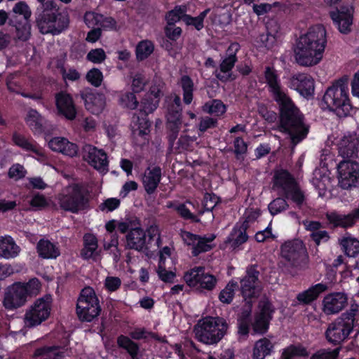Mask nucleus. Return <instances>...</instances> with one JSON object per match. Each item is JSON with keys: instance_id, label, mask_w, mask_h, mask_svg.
<instances>
[{"instance_id": "f257e3e1", "label": "nucleus", "mask_w": 359, "mask_h": 359, "mask_svg": "<svg viewBox=\"0 0 359 359\" xmlns=\"http://www.w3.org/2000/svg\"><path fill=\"white\" fill-rule=\"evenodd\" d=\"M326 43L325 28L322 25L311 27L299 38L294 47L296 62L303 67L316 65L323 58Z\"/></svg>"}, {"instance_id": "f03ea898", "label": "nucleus", "mask_w": 359, "mask_h": 359, "mask_svg": "<svg viewBox=\"0 0 359 359\" xmlns=\"http://www.w3.org/2000/svg\"><path fill=\"white\" fill-rule=\"evenodd\" d=\"M275 101L279 107L280 127L290 135L292 144L296 145L309 132V126L304 123V116L288 95Z\"/></svg>"}, {"instance_id": "7ed1b4c3", "label": "nucleus", "mask_w": 359, "mask_h": 359, "mask_svg": "<svg viewBox=\"0 0 359 359\" xmlns=\"http://www.w3.org/2000/svg\"><path fill=\"white\" fill-rule=\"evenodd\" d=\"M42 6V13L37 18V25L42 34H58L69 25V17L66 13H60L52 1L37 0Z\"/></svg>"}, {"instance_id": "20e7f679", "label": "nucleus", "mask_w": 359, "mask_h": 359, "mask_svg": "<svg viewBox=\"0 0 359 359\" xmlns=\"http://www.w3.org/2000/svg\"><path fill=\"white\" fill-rule=\"evenodd\" d=\"M348 78L342 77L329 87L324 94L323 102L325 107L336 111L339 115H346L351 109L348 97Z\"/></svg>"}, {"instance_id": "39448f33", "label": "nucleus", "mask_w": 359, "mask_h": 359, "mask_svg": "<svg viewBox=\"0 0 359 359\" xmlns=\"http://www.w3.org/2000/svg\"><path fill=\"white\" fill-rule=\"evenodd\" d=\"M228 324L219 317H206L194 326L196 338L206 344L219 342L226 333Z\"/></svg>"}, {"instance_id": "423d86ee", "label": "nucleus", "mask_w": 359, "mask_h": 359, "mask_svg": "<svg viewBox=\"0 0 359 359\" xmlns=\"http://www.w3.org/2000/svg\"><path fill=\"white\" fill-rule=\"evenodd\" d=\"M308 262V253L304 243L299 239L285 242L280 246V264L292 269H303Z\"/></svg>"}, {"instance_id": "0eeeda50", "label": "nucleus", "mask_w": 359, "mask_h": 359, "mask_svg": "<svg viewBox=\"0 0 359 359\" xmlns=\"http://www.w3.org/2000/svg\"><path fill=\"white\" fill-rule=\"evenodd\" d=\"M166 131L169 145L173 147L175 142L178 137L182 124V114L181 99L178 95L166 97Z\"/></svg>"}, {"instance_id": "6e6552de", "label": "nucleus", "mask_w": 359, "mask_h": 359, "mask_svg": "<svg viewBox=\"0 0 359 359\" xmlns=\"http://www.w3.org/2000/svg\"><path fill=\"white\" fill-rule=\"evenodd\" d=\"M273 182V188L281 189L286 198H290L299 207L303 204L305 200L304 192L294 177L287 170H276Z\"/></svg>"}, {"instance_id": "1a4fd4ad", "label": "nucleus", "mask_w": 359, "mask_h": 359, "mask_svg": "<svg viewBox=\"0 0 359 359\" xmlns=\"http://www.w3.org/2000/svg\"><path fill=\"white\" fill-rule=\"evenodd\" d=\"M60 207L72 213L83 210L87 204L86 192L82 186L74 184L62 189L57 196Z\"/></svg>"}, {"instance_id": "9d476101", "label": "nucleus", "mask_w": 359, "mask_h": 359, "mask_svg": "<svg viewBox=\"0 0 359 359\" xmlns=\"http://www.w3.org/2000/svg\"><path fill=\"white\" fill-rule=\"evenodd\" d=\"M52 312V298L46 295L36 299L25 310L23 316L25 326L35 327L46 321Z\"/></svg>"}, {"instance_id": "9b49d317", "label": "nucleus", "mask_w": 359, "mask_h": 359, "mask_svg": "<svg viewBox=\"0 0 359 359\" xmlns=\"http://www.w3.org/2000/svg\"><path fill=\"white\" fill-rule=\"evenodd\" d=\"M101 311L98 298L90 287L83 288L78 298L76 314L81 321L90 322L97 318Z\"/></svg>"}, {"instance_id": "f8f14e48", "label": "nucleus", "mask_w": 359, "mask_h": 359, "mask_svg": "<svg viewBox=\"0 0 359 359\" xmlns=\"http://www.w3.org/2000/svg\"><path fill=\"white\" fill-rule=\"evenodd\" d=\"M339 186L351 189L359 184V163L357 161L342 160L337 164Z\"/></svg>"}, {"instance_id": "ddd939ff", "label": "nucleus", "mask_w": 359, "mask_h": 359, "mask_svg": "<svg viewBox=\"0 0 359 359\" xmlns=\"http://www.w3.org/2000/svg\"><path fill=\"white\" fill-rule=\"evenodd\" d=\"M259 272L255 265L247 268L246 275L241 280V292L245 300L259 297L261 287L259 285Z\"/></svg>"}, {"instance_id": "4468645a", "label": "nucleus", "mask_w": 359, "mask_h": 359, "mask_svg": "<svg viewBox=\"0 0 359 359\" xmlns=\"http://www.w3.org/2000/svg\"><path fill=\"white\" fill-rule=\"evenodd\" d=\"M184 279L190 287H201L208 290H212L217 282L215 277L205 273V269L202 266L196 267L187 272Z\"/></svg>"}, {"instance_id": "2eb2a0df", "label": "nucleus", "mask_w": 359, "mask_h": 359, "mask_svg": "<svg viewBox=\"0 0 359 359\" xmlns=\"http://www.w3.org/2000/svg\"><path fill=\"white\" fill-rule=\"evenodd\" d=\"M83 158L88 163L102 174L109 171V161L106 152L97 147L88 144L83 148Z\"/></svg>"}, {"instance_id": "dca6fc26", "label": "nucleus", "mask_w": 359, "mask_h": 359, "mask_svg": "<svg viewBox=\"0 0 359 359\" xmlns=\"http://www.w3.org/2000/svg\"><path fill=\"white\" fill-rule=\"evenodd\" d=\"M338 153L343 160L359 159V134L349 133L345 135L338 144Z\"/></svg>"}, {"instance_id": "f3484780", "label": "nucleus", "mask_w": 359, "mask_h": 359, "mask_svg": "<svg viewBox=\"0 0 359 359\" xmlns=\"http://www.w3.org/2000/svg\"><path fill=\"white\" fill-rule=\"evenodd\" d=\"M26 302L25 289L21 286V283H17L7 288L3 304L6 309L12 310L23 306Z\"/></svg>"}, {"instance_id": "a211bd4d", "label": "nucleus", "mask_w": 359, "mask_h": 359, "mask_svg": "<svg viewBox=\"0 0 359 359\" xmlns=\"http://www.w3.org/2000/svg\"><path fill=\"white\" fill-rule=\"evenodd\" d=\"M351 332L349 325L346 327L341 320H335L328 325L325 331V337L330 343L339 345L348 337Z\"/></svg>"}, {"instance_id": "6ab92c4d", "label": "nucleus", "mask_w": 359, "mask_h": 359, "mask_svg": "<svg viewBox=\"0 0 359 359\" xmlns=\"http://www.w3.org/2000/svg\"><path fill=\"white\" fill-rule=\"evenodd\" d=\"M347 299V297L344 293H330L323 299V311L327 315L337 313L346 306Z\"/></svg>"}, {"instance_id": "aec40b11", "label": "nucleus", "mask_w": 359, "mask_h": 359, "mask_svg": "<svg viewBox=\"0 0 359 359\" xmlns=\"http://www.w3.org/2000/svg\"><path fill=\"white\" fill-rule=\"evenodd\" d=\"M290 84L291 88L305 97L311 96L314 93V80L309 74L299 73L293 75L290 79Z\"/></svg>"}, {"instance_id": "412c9836", "label": "nucleus", "mask_w": 359, "mask_h": 359, "mask_svg": "<svg viewBox=\"0 0 359 359\" xmlns=\"http://www.w3.org/2000/svg\"><path fill=\"white\" fill-rule=\"evenodd\" d=\"M352 12L353 8L348 6H343L340 9L330 12V17L341 33L347 34L351 31Z\"/></svg>"}, {"instance_id": "4be33fe9", "label": "nucleus", "mask_w": 359, "mask_h": 359, "mask_svg": "<svg viewBox=\"0 0 359 359\" xmlns=\"http://www.w3.org/2000/svg\"><path fill=\"white\" fill-rule=\"evenodd\" d=\"M55 104L58 114L67 119L73 120L76 115V107L70 95L60 93L55 96Z\"/></svg>"}, {"instance_id": "5701e85b", "label": "nucleus", "mask_w": 359, "mask_h": 359, "mask_svg": "<svg viewBox=\"0 0 359 359\" xmlns=\"http://www.w3.org/2000/svg\"><path fill=\"white\" fill-rule=\"evenodd\" d=\"M85 107L88 111L94 114H100L106 104L105 96L96 92H86L82 95Z\"/></svg>"}, {"instance_id": "b1692460", "label": "nucleus", "mask_w": 359, "mask_h": 359, "mask_svg": "<svg viewBox=\"0 0 359 359\" xmlns=\"http://www.w3.org/2000/svg\"><path fill=\"white\" fill-rule=\"evenodd\" d=\"M48 144L52 151L61 153L68 156L73 157L78 153V147L76 144L69 142L65 137H53L49 140Z\"/></svg>"}, {"instance_id": "393cba45", "label": "nucleus", "mask_w": 359, "mask_h": 359, "mask_svg": "<svg viewBox=\"0 0 359 359\" xmlns=\"http://www.w3.org/2000/svg\"><path fill=\"white\" fill-rule=\"evenodd\" d=\"M237 61L236 52L230 53L219 65V72L215 71V76L222 82H227L235 79L231 69Z\"/></svg>"}, {"instance_id": "a878e982", "label": "nucleus", "mask_w": 359, "mask_h": 359, "mask_svg": "<svg viewBox=\"0 0 359 359\" xmlns=\"http://www.w3.org/2000/svg\"><path fill=\"white\" fill-rule=\"evenodd\" d=\"M20 252V248L10 236H0V258L11 259L15 258Z\"/></svg>"}, {"instance_id": "bb28decb", "label": "nucleus", "mask_w": 359, "mask_h": 359, "mask_svg": "<svg viewBox=\"0 0 359 359\" xmlns=\"http://www.w3.org/2000/svg\"><path fill=\"white\" fill-rule=\"evenodd\" d=\"M140 114L141 116L136 114L133 115L130 127L135 138L142 137L145 139V137L149 133L150 123L145 116L142 113Z\"/></svg>"}, {"instance_id": "cd10ccee", "label": "nucleus", "mask_w": 359, "mask_h": 359, "mask_svg": "<svg viewBox=\"0 0 359 359\" xmlns=\"http://www.w3.org/2000/svg\"><path fill=\"white\" fill-rule=\"evenodd\" d=\"M142 184L146 192L153 194L157 188V165L152 163L145 170L142 178Z\"/></svg>"}, {"instance_id": "c85d7f7f", "label": "nucleus", "mask_w": 359, "mask_h": 359, "mask_svg": "<svg viewBox=\"0 0 359 359\" xmlns=\"http://www.w3.org/2000/svg\"><path fill=\"white\" fill-rule=\"evenodd\" d=\"M145 233L141 228H132L126 235V246L130 249L141 250L145 245Z\"/></svg>"}, {"instance_id": "c756f323", "label": "nucleus", "mask_w": 359, "mask_h": 359, "mask_svg": "<svg viewBox=\"0 0 359 359\" xmlns=\"http://www.w3.org/2000/svg\"><path fill=\"white\" fill-rule=\"evenodd\" d=\"M266 82L269 85L270 92L274 100L287 95L280 88L278 82V76L274 69L266 67L264 72Z\"/></svg>"}, {"instance_id": "7c9ffc66", "label": "nucleus", "mask_w": 359, "mask_h": 359, "mask_svg": "<svg viewBox=\"0 0 359 359\" xmlns=\"http://www.w3.org/2000/svg\"><path fill=\"white\" fill-rule=\"evenodd\" d=\"M97 240L95 236L91 233L85 234L83 236V248L81 250V256L86 259H96L97 256Z\"/></svg>"}, {"instance_id": "2f4dec72", "label": "nucleus", "mask_w": 359, "mask_h": 359, "mask_svg": "<svg viewBox=\"0 0 359 359\" xmlns=\"http://www.w3.org/2000/svg\"><path fill=\"white\" fill-rule=\"evenodd\" d=\"M248 227V221L245 220L241 225H236L230 234L228 241L231 243V246L236 248L245 243L248 238L246 230Z\"/></svg>"}, {"instance_id": "473e14b6", "label": "nucleus", "mask_w": 359, "mask_h": 359, "mask_svg": "<svg viewBox=\"0 0 359 359\" xmlns=\"http://www.w3.org/2000/svg\"><path fill=\"white\" fill-rule=\"evenodd\" d=\"M36 249L39 256L44 259H55L60 254L57 245L48 240H40Z\"/></svg>"}, {"instance_id": "72a5a7b5", "label": "nucleus", "mask_w": 359, "mask_h": 359, "mask_svg": "<svg viewBox=\"0 0 359 359\" xmlns=\"http://www.w3.org/2000/svg\"><path fill=\"white\" fill-rule=\"evenodd\" d=\"M327 289L326 285L323 283L316 284L306 291L298 294L297 299L299 302L309 304L318 298L319 294Z\"/></svg>"}, {"instance_id": "f704fd0d", "label": "nucleus", "mask_w": 359, "mask_h": 359, "mask_svg": "<svg viewBox=\"0 0 359 359\" xmlns=\"http://www.w3.org/2000/svg\"><path fill=\"white\" fill-rule=\"evenodd\" d=\"M273 349V344L267 338H262L255 344L252 353L253 359H264Z\"/></svg>"}, {"instance_id": "c9c22d12", "label": "nucleus", "mask_w": 359, "mask_h": 359, "mask_svg": "<svg viewBox=\"0 0 359 359\" xmlns=\"http://www.w3.org/2000/svg\"><path fill=\"white\" fill-rule=\"evenodd\" d=\"M25 121L34 133L42 132L43 118L36 110L29 109L27 112Z\"/></svg>"}, {"instance_id": "e433bc0d", "label": "nucleus", "mask_w": 359, "mask_h": 359, "mask_svg": "<svg viewBox=\"0 0 359 359\" xmlns=\"http://www.w3.org/2000/svg\"><path fill=\"white\" fill-rule=\"evenodd\" d=\"M339 245L344 253L354 257L359 254V241L352 237H344L339 240Z\"/></svg>"}, {"instance_id": "4c0bfd02", "label": "nucleus", "mask_w": 359, "mask_h": 359, "mask_svg": "<svg viewBox=\"0 0 359 359\" xmlns=\"http://www.w3.org/2000/svg\"><path fill=\"white\" fill-rule=\"evenodd\" d=\"M180 85L183 90V101L186 104H189L193 100V92L194 83L188 75H183L180 80Z\"/></svg>"}, {"instance_id": "58836bf2", "label": "nucleus", "mask_w": 359, "mask_h": 359, "mask_svg": "<svg viewBox=\"0 0 359 359\" xmlns=\"http://www.w3.org/2000/svg\"><path fill=\"white\" fill-rule=\"evenodd\" d=\"M215 237L214 234L210 235L209 237L198 236L196 245L192 248V255L196 257L202 252L210 250L213 248L210 243L214 241Z\"/></svg>"}, {"instance_id": "ea45409f", "label": "nucleus", "mask_w": 359, "mask_h": 359, "mask_svg": "<svg viewBox=\"0 0 359 359\" xmlns=\"http://www.w3.org/2000/svg\"><path fill=\"white\" fill-rule=\"evenodd\" d=\"M84 21L88 27H105V23L109 22V19L104 18L101 14L88 11L84 15Z\"/></svg>"}, {"instance_id": "a19ab883", "label": "nucleus", "mask_w": 359, "mask_h": 359, "mask_svg": "<svg viewBox=\"0 0 359 359\" xmlns=\"http://www.w3.org/2000/svg\"><path fill=\"white\" fill-rule=\"evenodd\" d=\"M187 6L186 5L176 6L172 10L168 11L165 15L167 24L174 25L180 20L184 21V16L187 15Z\"/></svg>"}, {"instance_id": "79ce46f5", "label": "nucleus", "mask_w": 359, "mask_h": 359, "mask_svg": "<svg viewBox=\"0 0 359 359\" xmlns=\"http://www.w3.org/2000/svg\"><path fill=\"white\" fill-rule=\"evenodd\" d=\"M154 50V43L149 40L139 42L135 48L136 58L138 61L147 59Z\"/></svg>"}, {"instance_id": "37998d69", "label": "nucleus", "mask_w": 359, "mask_h": 359, "mask_svg": "<svg viewBox=\"0 0 359 359\" xmlns=\"http://www.w3.org/2000/svg\"><path fill=\"white\" fill-rule=\"evenodd\" d=\"M203 111L215 116H220L226 111V106L219 100H212L203 106Z\"/></svg>"}, {"instance_id": "c03bdc74", "label": "nucleus", "mask_w": 359, "mask_h": 359, "mask_svg": "<svg viewBox=\"0 0 359 359\" xmlns=\"http://www.w3.org/2000/svg\"><path fill=\"white\" fill-rule=\"evenodd\" d=\"M12 139L14 144L22 149L26 151H32L37 154H41V151L37 147L23 135L15 133L13 135Z\"/></svg>"}, {"instance_id": "a18cd8bd", "label": "nucleus", "mask_w": 359, "mask_h": 359, "mask_svg": "<svg viewBox=\"0 0 359 359\" xmlns=\"http://www.w3.org/2000/svg\"><path fill=\"white\" fill-rule=\"evenodd\" d=\"M258 308L259 311L257 314L262 316L264 318L271 320L273 318V313L275 311V308L266 296H264L259 300Z\"/></svg>"}, {"instance_id": "49530a36", "label": "nucleus", "mask_w": 359, "mask_h": 359, "mask_svg": "<svg viewBox=\"0 0 359 359\" xmlns=\"http://www.w3.org/2000/svg\"><path fill=\"white\" fill-rule=\"evenodd\" d=\"M358 313V304H352L350 309L346 311L345 313L341 314V317L336 319L337 320H341L345 325L347 327L349 325L351 327V330H353L354 327V322L355 320V316Z\"/></svg>"}, {"instance_id": "de8ad7c7", "label": "nucleus", "mask_w": 359, "mask_h": 359, "mask_svg": "<svg viewBox=\"0 0 359 359\" xmlns=\"http://www.w3.org/2000/svg\"><path fill=\"white\" fill-rule=\"evenodd\" d=\"M309 353L306 349L302 346L291 345L284 349L281 358L282 359H292L294 356H308Z\"/></svg>"}, {"instance_id": "09e8293b", "label": "nucleus", "mask_w": 359, "mask_h": 359, "mask_svg": "<svg viewBox=\"0 0 359 359\" xmlns=\"http://www.w3.org/2000/svg\"><path fill=\"white\" fill-rule=\"evenodd\" d=\"M238 287L237 282H229L224 289H223L219 295V300L224 304H230L234 297V290Z\"/></svg>"}, {"instance_id": "8fccbe9b", "label": "nucleus", "mask_w": 359, "mask_h": 359, "mask_svg": "<svg viewBox=\"0 0 359 359\" xmlns=\"http://www.w3.org/2000/svg\"><path fill=\"white\" fill-rule=\"evenodd\" d=\"M12 13L16 15L22 16L25 22H28L32 15L31 9L25 1H19L16 3L12 8Z\"/></svg>"}, {"instance_id": "3c124183", "label": "nucleus", "mask_w": 359, "mask_h": 359, "mask_svg": "<svg viewBox=\"0 0 359 359\" xmlns=\"http://www.w3.org/2000/svg\"><path fill=\"white\" fill-rule=\"evenodd\" d=\"M269 320L264 318L262 316L257 314L255 320L252 324V330L255 333L263 334L266 333L269 329L270 323Z\"/></svg>"}, {"instance_id": "603ef678", "label": "nucleus", "mask_w": 359, "mask_h": 359, "mask_svg": "<svg viewBox=\"0 0 359 359\" xmlns=\"http://www.w3.org/2000/svg\"><path fill=\"white\" fill-rule=\"evenodd\" d=\"M21 286L25 289V294L26 297L28 295H36L40 292L41 285L39 280L36 278L30 279L26 283H22Z\"/></svg>"}, {"instance_id": "864d4df0", "label": "nucleus", "mask_w": 359, "mask_h": 359, "mask_svg": "<svg viewBox=\"0 0 359 359\" xmlns=\"http://www.w3.org/2000/svg\"><path fill=\"white\" fill-rule=\"evenodd\" d=\"M288 207L289 205L287 203L286 200L283 198L278 197L272 201L269 204L268 208L271 214L275 215L285 210L286 209L288 208Z\"/></svg>"}, {"instance_id": "5fc2aeb1", "label": "nucleus", "mask_w": 359, "mask_h": 359, "mask_svg": "<svg viewBox=\"0 0 359 359\" xmlns=\"http://www.w3.org/2000/svg\"><path fill=\"white\" fill-rule=\"evenodd\" d=\"M341 348L338 347L334 350L320 349L313 353L310 359H337Z\"/></svg>"}, {"instance_id": "6e6d98bb", "label": "nucleus", "mask_w": 359, "mask_h": 359, "mask_svg": "<svg viewBox=\"0 0 359 359\" xmlns=\"http://www.w3.org/2000/svg\"><path fill=\"white\" fill-rule=\"evenodd\" d=\"M86 79L92 86L99 87L101 86L103 81V74L100 69L93 68L88 72Z\"/></svg>"}, {"instance_id": "4d7b16f0", "label": "nucleus", "mask_w": 359, "mask_h": 359, "mask_svg": "<svg viewBox=\"0 0 359 359\" xmlns=\"http://www.w3.org/2000/svg\"><path fill=\"white\" fill-rule=\"evenodd\" d=\"M117 342L120 347L126 349L133 357L137 354V346L128 337L125 336H120L118 338Z\"/></svg>"}, {"instance_id": "13d9d810", "label": "nucleus", "mask_w": 359, "mask_h": 359, "mask_svg": "<svg viewBox=\"0 0 359 359\" xmlns=\"http://www.w3.org/2000/svg\"><path fill=\"white\" fill-rule=\"evenodd\" d=\"M106 53L102 48L92 49L88 52L86 59L95 64H100L105 60Z\"/></svg>"}, {"instance_id": "bf43d9fd", "label": "nucleus", "mask_w": 359, "mask_h": 359, "mask_svg": "<svg viewBox=\"0 0 359 359\" xmlns=\"http://www.w3.org/2000/svg\"><path fill=\"white\" fill-rule=\"evenodd\" d=\"M120 104L123 107L134 109L137 107L138 102L133 93H126L120 97Z\"/></svg>"}, {"instance_id": "052dcab7", "label": "nucleus", "mask_w": 359, "mask_h": 359, "mask_svg": "<svg viewBox=\"0 0 359 359\" xmlns=\"http://www.w3.org/2000/svg\"><path fill=\"white\" fill-rule=\"evenodd\" d=\"M16 29V36L21 41H27L31 34V25L28 22L25 23H18L15 25Z\"/></svg>"}, {"instance_id": "680f3d73", "label": "nucleus", "mask_w": 359, "mask_h": 359, "mask_svg": "<svg viewBox=\"0 0 359 359\" xmlns=\"http://www.w3.org/2000/svg\"><path fill=\"white\" fill-rule=\"evenodd\" d=\"M25 175L26 170L25 168L19 163L13 165L8 170V177L14 180H20L23 178Z\"/></svg>"}, {"instance_id": "e2e57ef3", "label": "nucleus", "mask_w": 359, "mask_h": 359, "mask_svg": "<svg viewBox=\"0 0 359 359\" xmlns=\"http://www.w3.org/2000/svg\"><path fill=\"white\" fill-rule=\"evenodd\" d=\"M196 140V137H191L189 135H182L176 142L175 149L178 152L189 149L191 143Z\"/></svg>"}, {"instance_id": "0e129e2a", "label": "nucleus", "mask_w": 359, "mask_h": 359, "mask_svg": "<svg viewBox=\"0 0 359 359\" xmlns=\"http://www.w3.org/2000/svg\"><path fill=\"white\" fill-rule=\"evenodd\" d=\"M182 32V29L180 27H177L175 25H170V24H167L165 27V36L172 41H176L180 37Z\"/></svg>"}, {"instance_id": "69168bd1", "label": "nucleus", "mask_w": 359, "mask_h": 359, "mask_svg": "<svg viewBox=\"0 0 359 359\" xmlns=\"http://www.w3.org/2000/svg\"><path fill=\"white\" fill-rule=\"evenodd\" d=\"M166 265H158V278L165 283H172L175 278V273L166 270Z\"/></svg>"}, {"instance_id": "338daca9", "label": "nucleus", "mask_w": 359, "mask_h": 359, "mask_svg": "<svg viewBox=\"0 0 359 359\" xmlns=\"http://www.w3.org/2000/svg\"><path fill=\"white\" fill-rule=\"evenodd\" d=\"M217 121L213 118L205 116L201 118L198 124V130L201 133H204L208 129L214 128L217 126Z\"/></svg>"}, {"instance_id": "774afa93", "label": "nucleus", "mask_w": 359, "mask_h": 359, "mask_svg": "<svg viewBox=\"0 0 359 359\" xmlns=\"http://www.w3.org/2000/svg\"><path fill=\"white\" fill-rule=\"evenodd\" d=\"M120 205L119 199L116 198H110L105 200L100 205V208L102 211L111 212L116 210Z\"/></svg>"}]
</instances>
